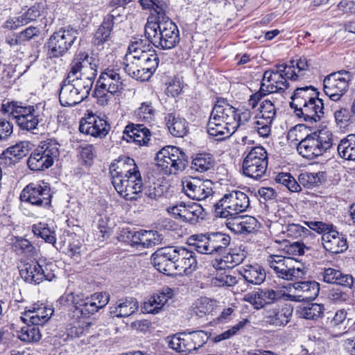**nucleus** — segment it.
<instances>
[{"label":"nucleus","mask_w":355,"mask_h":355,"mask_svg":"<svg viewBox=\"0 0 355 355\" xmlns=\"http://www.w3.org/2000/svg\"><path fill=\"white\" fill-rule=\"evenodd\" d=\"M156 51L141 39H135L128 46L123 59V69L132 78L141 81L148 80L159 64Z\"/></svg>","instance_id":"nucleus-1"},{"label":"nucleus","mask_w":355,"mask_h":355,"mask_svg":"<svg viewBox=\"0 0 355 355\" xmlns=\"http://www.w3.org/2000/svg\"><path fill=\"white\" fill-rule=\"evenodd\" d=\"M112 183L118 193L128 200H137L143 188V181L135 160L121 159L110 166Z\"/></svg>","instance_id":"nucleus-2"},{"label":"nucleus","mask_w":355,"mask_h":355,"mask_svg":"<svg viewBox=\"0 0 355 355\" xmlns=\"http://www.w3.org/2000/svg\"><path fill=\"white\" fill-rule=\"evenodd\" d=\"M236 108L224 98L216 101L210 114L207 132L216 140L229 137L236 131Z\"/></svg>","instance_id":"nucleus-3"},{"label":"nucleus","mask_w":355,"mask_h":355,"mask_svg":"<svg viewBox=\"0 0 355 355\" xmlns=\"http://www.w3.org/2000/svg\"><path fill=\"white\" fill-rule=\"evenodd\" d=\"M149 16L145 25V35L148 42L160 49H171L180 42L179 30L176 24L167 16L153 20Z\"/></svg>","instance_id":"nucleus-4"},{"label":"nucleus","mask_w":355,"mask_h":355,"mask_svg":"<svg viewBox=\"0 0 355 355\" xmlns=\"http://www.w3.org/2000/svg\"><path fill=\"white\" fill-rule=\"evenodd\" d=\"M3 107L22 130L33 132L44 121L43 111L38 105L24 106L21 103L12 101L3 104Z\"/></svg>","instance_id":"nucleus-5"},{"label":"nucleus","mask_w":355,"mask_h":355,"mask_svg":"<svg viewBox=\"0 0 355 355\" xmlns=\"http://www.w3.org/2000/svg\"><path fill=\"white\" fill-rule=\"evenodd\" d=\"M333 145V134L327 128L305 136L297 145L298 153L307 159H314L326 153Z\"/></svg>","instance_id":"nucleus-6"},{"label":"nucleus","mask_w":355,"mask_h":355,"mask_svg":"<svg viewBox=\"0 0 355 355\" xmlns=\"http://www.w3.org/2000/svg\"><path fill=\"white\" fill-rule=\"evenodd\" d=\"M294 61L291 64H279L275 69L267 70L264 72L261 83L266 92L271 93H283L288 87L287 80H296L301 75L296 73Z\"/></svg>","instance_id":"nucleus-7"},{"label":"nucleus","mask_w":355,"mask_h":355,"mask_svg":"<svg viewBox=\"0 0 355 355\" xmlns=\"http://www.w3.org/2000/svg\"><path fill=\"white\" fill-rule=\"evenodd\" d=\"M187 243L198 253L216 254L222 253L227 248L230 237L221 232L196 234L188 238Z\"/></svg>","instance_id":"nucleus-8"},{"label":"nucleus","mask_w":355,"mask_h":355,"mask_svg":"<svg viewBox=\"0 0 355 355\" xmlns=\"http://www.w3.org/2000/svg\"><path fill=\"white\" fill-rule=\"evenodd\" d=\"M155 161L157 168L164 174L172 175L185 169L188 157L180 148L167 146L157 153Z\"/></svg>","instance_id":"nucleus-9"},{"label":"nucleus","mask_w":355,"mask_h":355,"mask_svg":"<svg viewBox=\"0 0 355 355\" xmlns=\"http://www.w3.org/2000/svg\"><path fill=\"white\" fill-rule=\"evenodd\" d=\"M123 89V80L119 69L107 68L101 72L95 88V95L101 105H107L114 94Z\"/></svg>","instance_id":"nucleus-10"},{"label":"nucleus","mask_w":355,"mask_h":355,"mask_svg":"<svg viewBox=\"0 0 355 355\" xmlns=\"http://www.w3.org/2000/svg\"><path fill=\"white\" fill-rule=\"evenodd\" d=\"M250 206L249 197L243 192L232 190L225 193L214 204L215 214L221 218L234 217L247 210Z\"/></svg>","instance_id":"nucleus-11"},{"label":"nucleus","mask_w":355,"mask_h":355,"mask_svg":"<svg viewBox=\"0 0 355 355\" xmlns=\"http://www.w3.org/2000/svg\"><path fill=\"white\" fill-rule=\"evenodd\" d=\"M209 337L204 331L181 332L167 338L168 346L176 352L184 355L193 354L202 347Z\"/></svg>","instance_id":"nucleus-12"},{"label":"nucleus","mask_w":355,"mask_h":355,"mask_svg":"<svg viewBox=\"0 0 355 355\" xmlns=\"http://www.w3.org/2000/svg\"><path fill=\"white\" fill-rule=\"evenodd\" d=\"M267 263L273 270L277 278L286 281L302 279L306 275L305 268L299 266L295 259L277 254H270L267 257Z\"/></svg>","instance_id":"nucleus-13"},{"label":"nucleus","mask_w":355,"mask_h":355,"mask_svg":"<svg viewBox=\"0 0 355 355\" xmlns=\"http://www.w3.org/2000/svg\"><path fill=\"white\" fill-rule=\"evenodd\" d=\"M90 91L82 81L68 73L60 89V103L65 107L74 106L87 98Z\"/></svg>","instance_id":"nucleus-14"},{"label":"nucleus","mask_w":355,"mask_h":355,"mask_svg":"<svg viewBox=\"0 0 355 355\" xmlns=\"http://www.w3.org/2000/svg\"><path fill=\"white\" fill-rule=\"evenodd\" d=\"M59 154V144L56 141L51 139L45 141L31 153L27 161L28 167L31 171L49 168Z\"/></svg>","instance_id":"nucleus-15"},{"label":"nucleus","mask_w":355,"mask_h":355,"mask_svg":"<svg viewBox=\"0 0 355 355\" xmlns=\"http://www.w3.org/2000/svg\"><path fill=\"white\" fill-rule=\"evenodd\" d=\"M268 153L262 146L252 148L245 157L242 170L243 174L254 180L261 179L268 168Z\"/></svg>","instance_id":"nucleus-16"},{"label":"nucleus","mask_w":355,"mask_h":355,"mask_svg":"<svg viewBox=\"0 0 355 355\" xmlns=\"http://www.w3.org/2000/svg\"><path fill=\"white\" fill-rule=\"evenodd\" d=\"M94 59L86 53H79L71 64L69 73L92 89L94 80L97 75V65Z\"/></svg>","instance_id":"nucleus-17"},{"label":"nucleus","mask_w":355,"mask_h":355,"mask_svg":"<svg viewBox=\"0 0 355 355\" xmlns=\"http://www.w3.org/2000/svg\"><path fill=\"white\" fill-rule=\"evenodd\" d=\"M53 267L52 263H46L40 259L24 263L20 270V275L27 283L39 284L44 280L51 281L55 277Z\"/></svg>","instance_id":"nucleus-18"},{"label":"nucleus","mask_w":355,"mask_h":355,"mask_svg":"<svg viewBox=\"0 0 355 355\" xmlns=\"http://www.w3.org/2000/svg\"><path fill=\"white\" fill-rule=\"evenodd\" d=\"M78 37V31L73 28H62L49 39L48 54L50 58L63 56L74 44Z\"/></svg>","instance_id":"nucleus-19"},{"label":"nucleus","mask_w":355,"mask_h":355,"mask_svg":"<svg viewBox=\"0 0 355 355\" xmlns=\"http://www.w3.org/2000/svg\"><path fill=\"white\" fill-rule=\"evenodd\" d=\"M351 80L352 75L347 71L331 73L323 80L324 92L331 101H338L347 92Z\"/></svg>","instance_id":"nucleus-20"},{"label":"nucleus","mask_w":355,"mask_h":355,"mask_svg":"<svg viewBox=\"0 0 355 355\" xmlns=\"http://www.w3.org/2000/svg\"><path fill=\"white\" fill-rule=\"evenodd\" d=\"M52 194L47 183H30L22 190L20 200L32 205L49 208L51 203Z\"/></svg>","instance_id":"nucleus-21"},{"label":"nucleus","mask_w":355,"mask_h":355,"mask_svg":"<svg viewBox=\"0 0 355 355\" xmlns=\"http://www.w3.org/2000/svg\"><path fill=\"white\" fill-rule=\"evenodd\" d=\"M259 110V113L254 118L252 127L260 137L266 138L270 135L277 110L274 103L268 99L262 101Z\"/></svg>","instance_id":"nucleus-22"},{"label":"nucleus","mask_w":355,"mask_h":355,"mask_svg":"<svg viewBox=\"0 0 355 355\" xmlns=\"http://www.w3.org/2000/svg\"><path fill=\"white\" fill-rule=\"evenodd\" d=\"M185 195L194 200H205L214 195L213 182L209 180H203L191 177L182 182Z\"/></svg>","instance_id":"nucleus-23"},{"label":"nucleus","mask_w":355,"mask_h":355,"mask_svg":"<svg viewBox=\"0 0 355 355\" xmlns=\"http://www.w3.org/2000/svg\"><path fill=\"white\" fill-rule=\"evenodd\" d=\"M293 309L288 303L279 302L275 306L267 308L264 311V322L275 327H284L291 320Z\"/></svg>","instance_id":"nucleus-24"},{"label":"nucleus","mask_w":355,"mask_h":355,"mask_svg":"<svg viewBox=\"0 0 355 355\" xmlns=\"http://www.w3.org/2000/svg\"><path fill=\"white\" fill-rule=\"evenodd\" d=\"M176 247L166 246L156 250L151 256L154 267L160 272L171 275L176 270Z\"/></svg>","instance_id":"nucleus-25"},{"label":"nucleus","mask_w":355,"mask_h":355,"mask_svg":"<svg viewBox=\"0 0 355 355\" xmlns=\"http://www.w3.org/2000/svg\"><path fill=\"white\" fill-rule=\"evenodd\" d=\"M110 130V125L106 119L96 115H89L82 119L79 126L80 132L95 138H104Z\"/></svg>","instance_id":"nucleus-26"},{"label":"nucleus","mask_w":355,"mask_h":355,"mask_svg":"<svg viewBox=\"0 0 355 355\" xmlns=\"http://www.w3.org/2000/svg\"><path fill=\"white\" fill-rule=\"evenodd\" d=\"M66 300L71 301L75 307L73 311V316L83 318H88L90 315L94 314L98 311L96 302L94 301L92 297L84 295H73L72 293L66 295Z\"/></svg>","instance_id":"nucleus-27"},{"label":"nucleus","mask_w":355,"mask_h":355,"mask_svg":"<svg viewBox=\"0 0 355 355\" xmlns=\"http://www.w3.org/2000/svg\"><path fill=\"white\" fill-rule=\"evenodd\" d=\"M294 294L288 295L292 301H310L314 300L319 293L320 284L315 281L295 282L293 284Z\"/></svg>","instance_id":"nucleus-28"},{"label":"nucleus","mask_w":355,"mask_h":355,"mask_svg":"<svg viewBox=\"0 0 355 355\" xmlns=\"http://www.w3.org/2000/svg\"><path fill=\"white\" fill-rule=\"evenodd\" d=\"M53 310L43 304H33L27 307L21 316L22 320L33 325H43L51 317Z\"/></svg>","instance_id":"nucleus-29"},{"label":"nucleus","mask_w":355,"mask_h":355,"mask_svg":"<svg viewBox=\"0 0 355 355\" xmlns=\"http://www.w3.org/2000/svg\"><path fill=\"white\" fill-rule=\"evenodd\" d=\"M119 17H121V15L117 9L112 10L104 17L94 35L93 42L96 46H103L110 40L114 25Z\"/></svg>","instance_id":"nucleus-30"},{"label":"nucleus","mask_w":355,"mask_h":355,"mask_svg":"<svg viewBox=\"0 0 355 355\" xmlns=\"http://www.w3.org/2000/svg\"><path fill=\"white\" fill-rule=\"evenodd\" d=\"M151 133L143 124L130 123L123 131L122 139L128 143H135L138 146H146L150 139Z\"/></svg>","instance_id":"nucleus-31"},{"label":"nucleus","mask_w":355,"mask_h":355,"mask_svg":"<svg viewBox=\"0 0 355 355\" xmlns=\"http://www.w3.org/2000/svg\"><path fill=\"white\" fill-rule=\"evenodd\" d=\"M176 270L189 275L198 268V263L196 253L192 250L176 247Z\"/></svg>","instance_id":"nucleus-32"},{"label":"nucleus","mask_w":355,"mask_h":355,"mask_svg":"<svg viewBox=\"0 0 355 355\" xmlns=\"http://www.w3.org/2000/svg\"><path fill=\"white\" fill-rule=\"evenodd\" d=\"M297 116L302 117L306 121H318L324 115L323 101L317 96L313 100L307 102L306 105L295 110Z\"/></svg>","instance_id":"nucleus-33"},{"label":"nucleus","mask_w":355,"mask_h":355,"mask_svg":"<svg viewBox=\"0 0 355 355\" xmlns=\"http://www.w3.org/2000/svg\"><path fill=\"white\" fill-rule=\"evenodd\" d=\"M322 244L327 251L333 254L341 253L347 248L346 238L333 229L322 234Z\"/></svg>","instance_id":"nucleus-34"},{"label":"nucleus","mask_w":355,"mask_h":355,"mask_svg":"<svg viewBox=\"0 0 355 355\" xmlns=\"http://www.w3.org/2000/svg\"><path fill=\"white\" fill-rule=\"evenodd\" d=\"M173 295V291L168 287L164 288L161 292L152 295L144 303L143 309L148 313L156 314Z\"/></svg>","instance_id":"nucleus-35"},{"label":"nucleus","mask_w":355,"mask_h":355,"mask_svg":"<svg viewBox=\"0 0 355 355\" xmlns=\"http://www.w3.org/2000/svg\"><path fill=\"white\" fill-rule=\"evenodd\" d=\"M320 275L324 282L344 287L352 288L354 282V279L351 275L345 274L340 270L332 268H324L320 272Z\"/></svg>","instance_id":"nucleus-36"},{"label":"nucleus","mask_w":355,"mask_h":355,"mask_svg":"<svg viewBox=\"0 0 355 355\" xmlns=\"http://www.w3.org/2000/svg\"><path fill=\"white\" fill-rule=\"evenodd\" d=\"M245 258L244 250L241 248L230 249V252L220 259H216L213 266L217 270L233 268L241 263Z\"/></svg>","instance_id":"nucleus-37"},{"label":"nucleus","mask_w":355,"mask_h":355,"mask_svg":"<svg viewBox=\"0 0 355 355\" xmlns=\"http://www.w3.org/2000/svg\"><path fill=\"white\" fill-rule=\"evenodd\" d=\"M245 281L254 285H260L266 279V274L263 267L257 263L245 265L239 270Z\"/></svg>","instance_id":"nucleus-38"},{"label":"nucleus","mask_w":355,"mask_h":355,"mask_svg":"<svg viewBox=\"0 0 355 355\" xmlns=\"http://www.w3.org/2000/svg\"><path fill=\"white\" fill-rule=\"evenodd\" d=\"M165 122L170 133L174 137H183L188 132L187 121L175 112L167 114Z\"/></svg>","instance_id":"nucleus-39"},{"label":"nucleus","mask_w":355,"mask_h":355,"mask_svg":"<svg viewBox=\"0 0 355 355\" xmlns=\"http://www.w3.org/2000/svg\"><path fill=\"white\" fill-rule=\"evenodd\" d=\"M317 96L315 89L312 86L297 88L291 96V107L294 110L299 107L306 105L307 102L313 100Z\"/></svg>","instance_id":"nucleus-40"},{"label":"nucleus","mask_w":355,"mask_h":355,"mask_svg":"<svg viewBox=\"0 0 355 355\" xmlns=\"http://www.w3.org/2000/svg\"><path fill=\"white\" fill-rule=\"evenodd\" d=\"M138 302L136 300L129 297L121 300L117 304L110 308V314L112 317H128L138 310Z\"/></svg>","instance_id":"nucleus-41"},{"label":"nucleus","mask_w":355,"mask_h":355,"mask_svg":"<svg viewBox=\"0 0 355 355\" xmlns=\"http://www.w3.org/2000/svg\"><path fill=\"white\" fill-rule=\"evenodd\" d=\"M144 10L150 11V16H153V20L163 18L169 11L168 5L164 0H139Z\"/></svg>","instance_id":"nucleus-42"},{"label":"nucleus","mask_w":355,"mask_h":355,"mask_svg":"<svg viewBox=\"0 0 355 355\" xmlns=\"http://www.w3.org/2000/svg\"><path fill=\"white\" fill-rule=\"evenodd\" d=\"M233 218L230 229L236 233H251L258 227V222L252 216H236Z\"/></svg>","instance_id":"nucleus-43"},{"label":"nucleus","mask_w":355,"mask_h":355,"mask_svg":"<svg viewBox=\"0 0 355 355\" xmlns=\"http://www.w3.org/2000/svg\"><path fill=\"white\" fill-rule=\"evenodd\" d=\"M337 150L340 156L346 160H355V134L347 135L340 139L337 146Z\"/></svg>","instance_id":"nucleus-44"},{"label":"nucleus","mask_w":355,"mask_h":355,"mask_svg":"<svg viewBox=\"0 0 355 355\" xmlns=\"http://www.w3.org/2000/svg\"><path fill=\"white\" fill-rule=\"evenodd\" d=\"M215 164L214 157L209 153H198L191 162V169L199 173H204L211 169Z\"/></svg>","instance_id":"nucleus-45"},{"label":"nucleus","mask_w":355,"mask_h":355,"mask_svg":"<svg viewBox=\"0 0 355 355\" xmlns=\"http://www.w3.org/2000/svg\"><path fill=\"white\" fill-rule=\"evenodd\" d=\"M156 110L153 103L150 101H145L141 103L140 106L135 111L137 119L146 123H151L155 120Z\"/></svg>","instance_id":"nucleus-46"},{"label":"nucleus","mask_w":355,"mask_h":355,"mask_svg":"<svg viewBox=\"0 0 355 355\" xmlns=\"http://www.w3.org/2000/svg\"><path fill=\"white\" fill-rule=\"evenodd\" d=\"M31 146L29 141H21L7 148L3 154L10 159L19 160L28 154Z\"/></svg>","instance_id":"nucleus-47"},{"label":"nucleus","mask_w":355,"mask_h":355,"mask_svg":"<svg viewBox=\"0 0 355 355\" xmlns=\"http://www.w3.org/2000/svg\"><path fill=\"white\" fill-rule=\"evenodd\" d=\"M214 300L207 297H202L198 299L193 304V313L199 318H202L211 313L214 311Z\"/></svg>","instance_id":"nucleus-48"},{"label":"nucleus","mask_w":355,"mask_h":355,"mask_svg":"<svg viewBox=\"0 0 355 355\" xmlns=\"http://www.w3.org/2000/svg\"><path fill=\"white\" fill-rule=\"evenodd\" d=\"M12 250L19 255H34L36 252L35 247L28 239L17 237L12 244Z\"/></svg>","instance_id":"nucleus-49"},{"label":"nucleus","mask_w":355,"mask_h":355,"mask_svg":"<svg viewBox=\"0 0 355 355\" xmlns=\"http://www.w3.org/2000/svg\"><path fill=\"white\" fill-rule=\"evenodd\" d=\"M323 311V305L313 303L300 307L298 314L300 318L304 319L317 320L322 315Z\"/></svg>","instance_id":"nucleus-50"},{"label":"nucleus","mask_w":355,"mask_h":355,"mask_svg":"<svg viewBox=\"0 0 355 355\" xmlns=\"http://www.w3.org/2000/svg\"><path fill=\"white\" fill-rule=\"evenodd\" d=\"M42 335L37 325H26L21 329L18 333V338L26 343L38 342Z\"/></svg>","instance_id":"nucleus-51"},{"label":"nucleus","mask_w":355,"mask_h":355,"mask_svg":"<svg viewBox=\"0 0 355 355\" xmlns=\"http://www.w3.org/2000/svg\"><path fill=\"white\" fill-rule=\"evenodd\" d=\"M320 183V173L304 172L298 175V184L306 189H312Z\"/></svg>","instance_id":"nucleus-52"},{"label":"nucleus","mask_w":355,"mask_h":355,"mask_svg":"<svg viewBox=\"0 0 355 355\" xmlns=\"http://www.w3.org/2000/svg\"><path fill=\"white\" fill-rule=\"evenodd\" d=\"M35 235L41 237L46 242L53 244L56 242L54 231L51 230L47 224L40 223L33 226Z\"/></svg>","instance_id":"nucleus-53"},{"label":"nucleus","mask_w":355,"mask_h":355,"mask_svg":"<svg viewBox=\"0 0 355 355\" xmlns=\"http://www.w3.org/2000/svg\"><path fill=\"white\" fill-rule=\"evenodd\" d=\"M275 180L286 187L291 192L301 191L300 184H298V180H296L290 173H279Z\"/></svg>","instance_id":"nucleus-54"},{"label":"nucleus","mask_w":355,"mask_h":355,"mask_svg":"<svg viewBox=\"0 0 355 355\" xmlns=\"http://www.w3.org/2000/svg\"><path fill=\"white\" fill-rule=\"evenodd\" d=\"M168 213L177 220L187 223V218L189 211V204L180 202L175 205L169 206L166 209Z\"/></svg>","instance_id":"nucleus-55"},{"label":"nucleus","mask_w":355,"mask_h":355,"mask_svg":"<svg viewBox=\"0 0 355 355\" xmlns=\"http://www.w3.org/2000/svg\"><path fill=\"white\" fill-rule=\"evenodd\" d=\"M282 232L288 237L297 239L306 236L309 233V230L297 223H290L283 227Z\"/></svg>","instance_id":"nucleus-56"},{"label":"nucleus","mask_w":355,"mask_h":355,"mask_svg":"<svg viewBox=\"0 0 355 355\" xmlns=\"http://www.w3.org/2000/svg\"><path fill=\"white\" fill-rule=\"evenodd\" d=\"M204 209L198 203L189 204V211L187 218V223L195 225L201 219L204 218Z\"/></svg>","instance_id":"nucleus-57"},{"label":"nucleus","mask_w":355,"mask_h":355,"mask_svg":"<svg viewBox=\"0 0 355 355\" xmlns=\"http://www.w3.org/2000/svg\"><path fill=\"white\" fill-rule=\"evenodd\" d=\"M142 247L151 248L161 243L163 238L157 231L142 230Z\"/></svg>","instance_id":"nucleus-58"},{"label":"nucleus","mask_w":355,"mask_h":355,"mask_svg":"<svg viewBox=\"0 0 355 355\" xmlns=\"http://www.w3.org/2000/svg\"><path fill=\"white\" fill-rule=\"evenodd\" d=\"M262 297L263 306L266 304L279 303V300L282 297V291L273 290L271 288L259 289Z\"/></svg>","instance_id":"nucleus-59"},{"label":"nucleus","mask_w":355,"mask_h":355,"mask_svg":"<svg viewBox=\"0 0 355 355\" xmlns=\"http://www.w3.org/2000/svg\"><path fill=\"white\" fill-rule=\"evenodd\" d=\"M306 127L304 125L299 124L291 128L287 133V139L291 143H294L297 145L299 142L304 139V132L306 130Z\"/></svg>","instance_id":"nucleus-60"},{"label":"nucleus","mask_w":355,"mask_h":355,"mask_svg":"<svg viewBox=\"0 0 355 355\" xmlns=\"http://www.w3.org/2000/svg\"><path fill=\"white\" fill-rule=\"evenodd\" d=\"M250 323V320L247 318L243 319L237 324L232 326L230 329L225 331L222 334L217 336L216 339L218 341L223 340L231 338L236 335L239 331L244 328V327Z\"/></svg>","instance_id":"nucleus-61"},{"label":"nucleus","mask_w":355,"mask_h":355,"mask_svg":"<svg viewBox=\"0 0 355 355\" xmlns=\"http://www.w3.org/2000/svg\"><path fill=\"white\" fill-rule=\"evenodd\" d=\"M236 130L240 127L245 126L252 119V113L248 109H236Z\"/></svg>","instance_id":"nucleus-62"},{"label":"nucleus","mask_w":355,"mask_h":355,"mask_svg":"<svg viewBox=\"0 0 355 355\" xmlns=\"http://www.w3.org/2000/svg\"><path fill=\"white\" fill-rule=\"evenodd\" d=\"M346 318L347 311L345 309H340L327 317V324L330 327H334L342 324Z\"/></svg>","instance_id":"nucleus-63"},{"label":"nucleus","mask_w":355,"mask_h":355,"mask_svg":"<svg viewBox=\"0 0 355 355\" xmlns=\"http://www.w3.org/2000/svg\"><path fill=\"white\" fill-rule=\"evenodd\" d=\"M329 299L336 304L343 303L347 302L349 296L347 293L339 289H331L328 295Z\"/></svg>","instance_id":"nucleus-64"}]
</instances>
